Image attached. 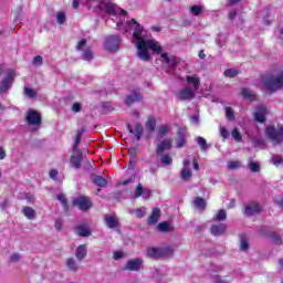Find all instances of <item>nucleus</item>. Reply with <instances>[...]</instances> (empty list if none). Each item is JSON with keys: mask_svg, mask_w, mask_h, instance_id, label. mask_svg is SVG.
Returning <instances> with one entry per match:
<instances>
[{"mask_svg": "<svg viewBox=\"0 0 283 283\" xmlns=\"http://www.w3.org/2000/svg\"><path fill=\"white\" fill-rule=\"evenodd\" d=\"M99 10H103L112 18V21H116L117 28H122L125 33L133 32V41L137 48V56L142 61H151V55L149 50L153 52H163V46L156 40L146 39L143 35V27L135 19L130 21H125L127 17V11L120 9L118 6L109 2V0H102L98 3Z\"/></svg>", "mask_w": 283, "mask_h": 283, "instance_id": "obj_1", "label": "nucleus"}, {"mask_svg": "<svg viewBox=\"0 0 283 283\" xmlns=\"http://www.w3.org/2000/svg\"><path fill=\"white\" fill-rule=\"evenodd\" d=\"M81 138H83V128L77 130L75 142L73 145V154L71 156V165H73L74 169H81V163H83V153L81 151V149H78Z\"/></svg>", "mask_w": 283, "mask_h": 283, "instance_id": "obj_2", "label": "nucleus"}, {"mask_svg": "<svg viewBox=\"0 0 283 283\" xmlns=\"http://www.w3.org/2000/svg\"><path fill=\"white\" fill-rule=\"evenodd\" d=\"M263 83L270 92L282 90L283 87V71L279 72L277 75H269L264 77Z\"/></svg>", "mask_w": 283, "mask_h": 283, "instance_id": "obj_3", "label": "nucleus"}, {"mask_svg": "<svg viewBox=\"0 0 283 283\" xmlns=\"http://www.w3.org/2000/svg\"><path fill=\"white\" fill-rule=\"evenodd\" d=\"M169 255H174V250L169 247L166 248H148L147 256L151 260H158L160 258H169Z\"/></svg>", "mask_w": 283, "mask_h": 283, "instance_id": "obj_4", "label": "nucleus"}, {"mask_svg": "<svg viewBox=\"0 0 283 283\" xmlns=\"http://www.w3.org/2000/svg\"><path fill=\"white\" fill-rule=\"evenodd\" d=\"M6 74L7 75L0 82V94H6V92L12 87L14 78H17V72L12 69H8Z\"/></svg>", "mask_w": 283, "mask_h": 283, "instance_id": "obj_5", "label": "nucleus"}, {"mask_svg": "<svg viewBox=\"0 0 283 283\" xmlns=\"http://www.w3.org/2000/svg\"><path fill=\"white\" fill-rule=\"evenodd\" d=\"M265 136L273 145H280V143H283V127L276 129L274 126H268Z\"/></svg>", "mask_w": 283, "mask_h": 283, "instance_id": "obj_6", "label": "nucleus"}, {"mask_svg": "<svg viewBox=\"0 0 283 283\" xmlns=\"http://www.w3.org/2000/svg\"><path fill=\"white\" fill-rule=\"evenodd\" d=\"M160 61L165 65V67H167L166 72L174 75L176 72V65H178V57L175 55H168L167 53H163L160 55Z\"/></svg>", "mask_w": 283, "mask_h": 283, "instance_id": "obj_7", "label": "nucleus"}, {"mask_svg": "<svg viewBox=\"0 0 283 283\" xmlns=\"http://www.w3.org/2000/svg\"><path fill=\"white\" fill-rule=\"evenodd\" d=\"M104 46L108 52H118L120 48V38L118 35H109L106 38Z\"/></svg>", "mask_w": 283, "mask_h": 283, "instance_id": "obj_8", "label": "nucleus"}, {"mask_svg": "<svg viewBox=\"0 0 283 283\" xmlns=\"http://www.w3.org/2000/svg\"><path fill=\"white\" fill-rule=\"evenodd\" d=\"M74 207H77L80 211H88L92 209V200L90 197L81 196L73 200Z\"/></svg>", "mask_w": 283, "mask_h": 283, "instance_id": "obj_9", "label": "nucleus"}, {"mask_svg": "<svg viewBox=\"0 0 283 283\" xmlns=\"http://www.w3.org/2000/svg\"><path fill=\"white\" fill-rule=\"evenodd\" d=\"M25 120L31 127H39L41 125V114L34 109L27 113Z\"/></svg>", "mask_w": 283, "mask_h": 283, "instance_id": "obj_10", "label": "nucleus"}, {"mask_svg": "<svg viewBox=\"0 0 283 283\" xmlns=\"http://www.w3.org/2000/svg\"><path fill=\"white\" fill-rule=\"evenodd\" d=\"M177 98H179V101H191L196 98V91H192L189 86H185L178 92Z\"/></svg>", "mask_w": 283, "mask_h": 283, "instance_id": "obj_11", "label": "nucleus"}, {"mask_svg": "<svg viewBox=\"0 0 283 283\" xmlns=\"http://www.w3.org/2000/svg\"><path fill=\"white\" fill-rule=\"evenodd\" d=\"M140 266H143V259H133L128 260L124 265V271H140Z\"/></svg>", "mask_w": 283, "mask_h": 283, "instance_id": "obj_12", "label": "nucleus"}, {"mask_svg": "<svg viewBox=\"0 0 283 283\" xmlns=\"http://www.w3.org/2000/svg\"><path fill=\"white\" fill-rule=\"evenodd\" d=\"M185 81L190 85V90L198 92L200 90V77L198 75H187Z\"/></svg>", "mask_w": 283, "mask_h": 283, "instance_id": "obj_13", "label": "nucleus"}, {"mask_svg": "<svg viewBox=\"0 0 283 283\" xmlns=\"http://www.w3.org/2000/svg\"><path fill=\"white\" fill-rule=\"evenodd\" d=\"M127 129L130 134H134V136L136 137L137 140H140V137L143 136V132H145V127L143 126V124L137 123L135 125V129L132 128V125L128 124L127 125Z\"/></svg>", "mask_w": 283, "mask_h": 283, "instance_id": "obj_14", "label": "nucleus"}, {"mask_svg": "<svg viewBox=\"0 0 283 283\" xmlns=\"http://www.w3.org/2000/svg\"><path fill=\"white\" fill-rule=\"evenodd\" d=\"M266 114H269V111L265 108V106H260L254 112V119L258 123H264V120H266Z\"/></svg>", "mask_w": 283, "mask_h": 283, "instance_id": "obj_15", "label": "nucleus"}, {"mask_svg": "<svg viewBox=\"0 0 283 283\" xmlns=\"http://www.w3.org/2000/svg\"><path fill=\"white\" fill-rule=\"evenodd\" d=\"M244 213L245 216H255V213H260V205L256 202L248 203Z\"/></svg>", "mask_w": 283, "mask_h": 283, "instance_id": "obj_16", "label": "nucleus"}, {"mask_svg": "<svg viewBox=\"0 0 283 283\" xmlns=\"http://www.w3.org/2000/svg\"><path fill=\"white\" fill-rule=\"evenodd\" d=\"M140 101H143V95H140V90H136L126 97V105H132V103H138Z\"/></svg>", "mask_w": 283, "mask_h": 283, "instance_id": "obj_17", "label": "nucleus"}, {"mask_svg": "<svg viewBox=\"0 0 283 283\" xmlns=\"http://www.w3.org/2000/svg\"><path fill=\"white\" fill-rule=\"evenodd\" d=\"M191 161L189 159L184 160V168L181 170V179L189 180L192 176L191 169H189Z\"/></svg>", "mask_w": 283, "mask_h": 283, "instance_id": "obj_18", "label": "nucleus"}, {"mask_svg": "<svg viewBox=\"0 0 283 283\" xmlns=\"http://www.w3.org/2000/svg\"><path fill=\"white\" fill-rule=\"evenodd\" d=\"M104 221H105L106 227H108V229H116L119 224L118 218H116V216H114V214H107L104 218Z\"/></svg>", "mask_w": 283, "mask_h": 283, "instance_id": "obj_19", "label": "nucleus"}, {"mask_svg": "<svg viewBox=\"0 0 283 283\" xmlns=\"http://www.w3.org/2000/svg\"><path fill=\"white\" fill-rule=\"evenodd\" d=\"M169 149H171V139H164L157 146V156H163V154Z\"/></svg>", "mask_w": 283, "mask_h": 283, "instance_id": "obj_20", "label": "nucleus"}, {"mask_svg": "<svg viewBox=\"0 0 283 283\" xmlns=\"http://www.w3.org/2000/svg\"><path fill=\"white\" fill-rule=\"evenodd\" d=\"M227 231V224L219 223L211 227V233L212 235H222Z\"/></svg>", "mask_w": 283, "mask_h": 283, "instance_id": "obj_21", "label": "nucleus"}, {"mask_svg": "<svg viewBox=\"0 0 283 283\" xmlns=\"http://www.w3.org/2000/svg\"><path fill=\"white\" fill-rule=\"evenodd\" d=\"M76 233L81 238H87L92 235V231H90V228L87 226H77L76 228Z\"/></svg>", "mask_w": 283, "mask_h": 283, "instance_id": "obj_22", "label": "nucleus"}, {"mask_svg": "<svg viewBox=\"0 0 283 283\" xmlns=\"http://www.w3.org/2000/svg\"><path fill=\"white\" fill-rule=\"evenodd\" d=\"M160 220V209L154 208L150 217L148 218V224H157Z\"/></svg>", "mask_w": 283, "mask_h": 283, "instance_id": "obj_23", "label": "nucleus"}, {"mask_svg": "<svg viewBox=\"0 0 283 283\" xmlns=\"http://www.w3.org/2000/svg\"><path fill=\"white\" fill-rule=\"evenodd\" d=\"M75 255L78 260H85L87 255V245L85 244L80 245L75 251Z\"/></svg>", "mask_w": 283, "mask_h": 283, "instance_id": "obj_24", "label": "nucleus"}, {"mask_svg": "<svg viewBox=\"0 0 283 283\" xmlns=\"http://www.w3.org/2000/svg\"><path fill=\"white\" fill-rule=\"evenodd\" d=\"M22 213L28 220H34L36 218V211L32 207H24Z\"/></svg>", "mask_w": 283, "mask_h": 283, "instance_id": "obj_25", "label": "nucleus"}, {"mask_svg": "<svg viewBox=\"0 0 283 283\" xmlns=\"http://www.w3.org/2000/svg\"><path fill=\"white\" fill-rule=\"evenodd\" d=\"M185 132H187V129L185 128H180L178 130V137H177V147L180 149L181 147H185Z\"/></svg>", "mask_w": 283, "mask_h": 283, "instance_id": "obj_26", "label": "nucleus"}, {"mask_svg": "<svg viewBox=\"0 0 283 283\" xmlns=\"http://www.w3.org/2000/svg\"><path fill=\"white\" fill-rule=\"evenodd\" d=\"M156 129V117L150 116L146 122V130L151 134Z\"/></svg>", "mask_w": 283, "mask_h": 283, "instance_id": "obj_27", "label": "nucleus"}, {"mask_svg": "<svg viewBox=\"0 0 283 283\" xmlns=\"http://www.w3.org/2000/svg\"><path fill=\"white\" fill-rule=\"evenodd\" d=\"M92 180L96 185V187H107V179L102 176H94Z\"/></svg>", "mask_w": 283, "mask_h": 283, "instance_id": "obj_28", "label": "nucleus"}, {"mask_svg": "<svg viewBox=\"0 0 283 283\" xmlns=\"http://www.w3.org/2000/svg\"><path fill=\"white\" fill-rule=\"evenodd\" d=\"M159 156H161L160 161L164 167H169L170 165H172L174 159L171 158V156L163 154Z\"/></svg>", "mask_w": 283, "mask_h": 283, "instance_id": "obj_29", "label": "nucleus"}, {"mask_svg": "<svg viewBox=\"0 0 283 283\" xmlns=\"http://www.w3.org/2000/svg\"><path fill=\"white\" fill-rule=\"evenodd\" d=\"M66 266L70 271H78V263L74 259H67Z\"/></svg>", "mask_w": 283, "mask_h": 283, "instance_id": "obj_30", "label": "nucleus"}, {"mask_svg": "<svg viewBox=\"0 0 283 283\" xmlns=\"http://www.w3.org/2000/svg\"><path fill=\"white\" fill-rule=\"evenodd\" d=\"M202 10H205L202 6L195 4L190 7V12L193 14V17H200V14H202Z\"/></svg>", "mask_w": 283, "mask_h": 283, "instance_id": "obj_31", "label": "nucleus"}, {"mask_svg": "<svg viewBox=\"0 0 283 283\" xmlns=\"http://www.w3.org/2000/svg\"><path fill=\"white\" fill-rule=\"evenodd\" d=\"M193 206L196 209H205L207 207V203L205 202V199L197 197L193 201Z\"/></svg>", "mask_w": 283, "mask_h": 283, "instance_id": "obj_32", "label": "nucleus"}, {"mask_svg": "<svg viewBox=\"0 0 283 283\" xmlns=\"http://www.w3.org/2000/svg\"><path fill=\"white\" fill-rule=\"evenodd\" d=\"M197 143L202 151H207V149H209V146H207V139H205V137H197Z\"/></svg>", "mask_w": 283, "mask_h": 283, "instance_id": "obj_33", "label": "nucleus"}, {"mask_svg": "<svg viewBox=\"0 0 283 283\" xmlns=\"http://www.w3.org/2000/svg\"><path fill=\"white\" fill-rule=\"evenodd\" d=\"M67 17L65 15V12L63 11H59L56 13V21L59 23V25H63V23H65Z\"/></svg>", "mask_w": 283, "mask_h": 283, "instance_id": "obj_34", "label": "nucleus"}, {"mask_svg": "<svg viewBox=\"0 0 283 283\" xmlns=\"http://www.w3.org/2000/svg\"><path fill=\"white\" fill-rule=\"evenodd\" d=\"M232 138H234L235 143H242V134L238 128H234L231 133Z\"/></svg>", "mask_w": 283, "mask_h": 283, "instance_id": "obj_35", "label": "nucleus"}, {"mask_svg": "<svg viewBox=\"0 0 283 283\" xmlns=\"http://www.w3.org/2000/svg\"><path fill=\"white\" fill-rule=\"evenodd\" d=\"M241 94L243 98H255V94H253V92H251L249 88H242Z\"/></svg>", "mask_w": 283, "mask_h": 283, "instance_id": "obj_36", "label": "nucleus"}, {"mask_svg": "<svg viewBox=\"0 0 283 283\" xmlns=\"http://www.w3.org/2000/svg\"><path fill=\"white\" fill-rule=\"evenodd\" d=\"M237 74H238V70H235V69H228L224 72V76H227L228 78H235Z\"/></svg>", "mask_w": 283, "mask_h": 283, "instance_id": "obj_37", "label": "nucleus"}, {"mask_svg": "<svg viewBox=\"0 0 283 283\" xmlns=\"http://www.w3.org/2000/svg\"><path fill=\"white\" fill-rule=\"evenodd\" d=\"M226 116L228 120H235V115L233 114V108L231 107H226Z\"/></svg>", "mask_w": 283, "mask_h": 283, "instance_id": "obj_38", "label": "nucleus"}, {"mask_svg": "<svg viewBox=\"0 0 283 283\" xmlns=\"http://www.w3.org/2000/svg\"><path fill=\"white\" fill-rule=\"evenodd\" d=\"M24 94L29 98H34V96H36V91H34L33 88H30V87H24Z\"/></svg>", "mask_w": 283, "mask_h": 283, "instance_id": "obj_39", "label": "nucleus"}, {"mask_svg": "<svg viewBox=\"0 0 283 283\" xmlns=\"http://www.w3.org/2000/svg\"><path fill=\"white\" fill-rule=\"evenodd\" d=\"M239 167H242V164L238 160L228 163V169H239Z\"/></svg>", "mask_w": 283, "mask_h": 283, "instance_id": "obj_40", "label": "nucleus"}, {"mask_svg": "<svg viewBox=\"0 0 283 283\" xmlns=\"http://www.w3.org/2000/svg\"><path fill=\"white\" fill-rule=\"evenodd\" d=\"M56 198L62 203V207H64V209H67V199L65 198V195L60 193L56 196Z\"/></svg>", "mask_w": 283, "mask_h": 283, "instance_id": "obj_41", "label": "nucleus"}, {"mask_svg": "<svg viewBox=\"0 0 283 283\" xmlns=\"http://www.w3.org/2000/svg\"><path fill=\"white\" fill-rule=\"evenodd\" d=\"M82 59L84 61H92L94 59V53H92L90 50L84 51Z\"/></svg>", "mask_w": 283, "mask_h": 283, "instance_id": "obj_42", "label": "nucleus"}, {"mask_svg": "<svg viewBox=\"0 0 283 283\" xmlns=\"http://www.w3.org/2000/svg\"><path fill=\"white\" fill-rule=\"evenodd\" d=\"M240 250L241 251H248L249 250V241L244 238L241 239Z\"/></svg>", "mask_w": 283, "mask_h": 283, "instance_id": "obj_43", "label": "nucleus"}, {"mask_svg": "<svg viewBox=\"0 0 283 283\" xmlns=\"http://www.w3.org/2000/svg\"><path fill=\"white\" fill-rule=\"evenodd\" d=\"M144 191H145V189L143 188V185L138 184V186L135 190L134 198H140V196H143Z\"/></svg>", "mask_w": 283, "mask_h": 283, "instance_id": "obj_44", "label": "nucleus"}, {"mask_svg": "<svg viewBox=\"0 0 283 283\" xmlns=\"http://www.w3.org/2000/svg\"><path fill=\"white\" fill-rule=\"evenodd\" d=\"M216 220H227V211L219 210V212L216 216Z\"/></svg>", "mask_w": 283, "mask_h": 283, "instance_id": "obj_45", "label": "nucleus"}, {"mask_svg": "<svg viewBox=\"0 0 283 283\" xmlns=\"http://www.w3.org/2000/svg\"><path fill=\"white\" fill-rule=\"evenodd\" d=\"M283 159L280 156H273L272 157V164L275 165V167H280L282 165Z\"/></svg>", "mask_w": 283, "mask_h": 283, "instance_id": "obj_46", "label": "nucleus"}, {"mask_svg": "<svg viewBox=\"0 0 283 283\" xmlns=\"http://www.w3.org/2000/svg\"><path fill=\"white\" fill-rule=\"evenodd\" d=\"M145 211H146V208H139V209L134 210V213H135L136 218H144Z\"/></svg>", "mask_w": 283, "mask_h": 283, "instance_id": "obj_47", "label": "nucleus"}, {"mask_svg": "<svg viewBox=\"0 0 283 283\" xmlns=\"http://www.w3.org/2000/svg\"><path fill=\"white\" fill-rule=\"evenodd\" d=\"M33 65L39 67V65H43V56L38 55L33 57Z\"/></svg>", "mask_w": 283, "mask_h": 283, "instance_id": "obj_48", "label": "nucleus"}, {"mask_svg": "<svg viewBox=\"0 0 283 283\" xmlns=\"http://www.w3.org/2000/svg\"><path fill=\"white\" fill-rule=\"evenodd\" d=\"M158 230L159 231H169V223H167L166 221L161 222L158 224Z\"/></svg>", "mask_w": 283, "mask_h": 283, "instance_id": "obj_49", "label": "nucleus"}, {"mask_svg": "<svg viewBox=\"0 0 283 283\" xmlns=\"http://www.w3.org/2000/svg\"><path fill=\"white\" fill-rule=\"evenodd\" d=\"M85 45H87V40L83 39L81 40L77 45H76V50L81 51V50H85Z\"/></svg>", "mask_w": 283, "mask_h": 283, "instance_id": "obj_50", "label": "nucleus"}, {"mask_svg": "<svg viewBox=\"0 0 283 283\" xmlns=\"http://www.w3.org/2000/svg\"><path fill=\"white\" fill-rule=\"evenodd\" d=\"M249 169L253 172H258L260 171V165L259 164H255L253 161L250 163V166H249Z\"/></svg>", "mask_w": 283, "mask_h": 283, "instance_id": "obj_51", "label": "nucleus"}, {"mask_svg": "<svg viewBox=\"0 0 283 283\" xmlns=\"http://www.w3.org/2000/svg\"><path fill=\"white\" fill-rule=\"evenodd\" d=\"M81 109H82L81 103L75 102V103L73 104V106H72V112H74L75 114H78V112H81Z\"/></svg>", "mask_w": 283, "mask_h": 283, "instance_id": "obj_52", "label": "nucleus"}, {"mask_svg": "<svg viewBox=\"0 0 283 283\" xmlns=\"http://www.w3.org/2000/svg\"><path fill=\"white\" fill-rule=\"evenodd\" d=\"M254 147H261V149H264V147H266V145L264 144V139H255Z\"/></svg>", "mask_w": 283, "mask_h": 283, "instance_id": "obj_53", "label": "nucleus"}, {"mask_svg": "<svg viewBox=\"0 0 283 283\" xmlns=\"http://www.w3.org/2000/svg\"><path fill=\"white\" fill-rule=\"evenodd\" d=\"M168 132H169V126L164 125V126L159 127V135L160 136H165V134H168Z\"/></svg>", "mask_w": 283, "mask_h": 283, "instance_id": "obj_54", "label": "nucleus"}, {"mask_svg": "<svg viewBox=\"0 0 283 283\" xmlns=\"http://www.w3.org/2000/svg\"><path fill=\"white\" fill-rule=\"evenodd\" d=\"M220 134H221V137L224 138V140L229 138V130L227 128L220 127Z\"/></svg>", "mask_w": 283, "mask_h": 283, "instance_id": "obj_55", "label": "nucleus"}, {"mask_svg": "<svg viewBox=\"0 0 283 283\" xmlns=\"http://www.w3.org/2000/svg\"><path fill=\"white\" fill-rule=\"evenodd\" d=\"M274 202L277 205V207L283 209V196L275 197Z\"/></svg>", "mask_w": 283, "mask_h": 283, "instance_id": "obj_56", "label": "nucleus"}, {"mask_svg": "<svg viewBox=\"0 0 283 283\" xmlns=\"http://www.w3.org/2000/svg\"><path fill=\"white\" fill-rule=\"evenodd\" d=\"M124 256L123 251H115L113 254L114 260H120Z\"/></svg>", "mask_w": 283, "mask_h": 283, "instance_id": "obj_57", "label": "nucleus"}, {"mask_svg": "<svg viewBox=\"0 0 283 283\" xmlns=\"http://www.w3.org/2000/svg\"><path fill=\"white\" fill-rule=\"evenodd\" d=\"M143 198L145 199V200H147V198H151V190H149V189H144V192H143Z\"/></svg>", "mask_w": 283, "mask_h": 283, "instance_id": "obj_58", "label": "nucleus"}, {"mask_svg": "<svg viewBox=\"0 0 283 283\" xmlns=\"http://www.w3.org/2000/svg\"><path fill=\"white\" fill-rule=\"evenodd\" d=\"M191 124L192 125H199L200 124V117L198 115H195L191 117Z\"/></svg>", "mask_w": 283, "mask_h": 283, "instance_id": "obj_59", "label": "nucleus"}, {"mask_svg": "<svg viewBox=\"0 0 283 283\" xmlns=\"http://www.w3.org/2000/svg\"><path fill=\"white\" fill-rule=\"evenodd\" d=\"M56 176H59V171L56 169H52L50 171V178H52V180H56Z\"/></svg>", "mask_w": 283, "mask_h": 283, "instance_id": "obj_60", "label": "nucleus"}, {"mask_svg": "<svg viewBox=\"0 0 283 283\" xmlns=\"http://www.w3.org/2000/svg\"><path fill=\"white\" fill-rule=\"evenodd\" d=\"M6 149L3 147H0V160H4L6 159Z\"/></svg>", "mask_w": 283, "mask_h": 283, "instance_id": "obj_61", "label": "nucleus"}, {"mask_svg": "<svg viewBox=\"0 0 283 283\" xmlns=\"http://www.w3.org/2000/svg\"><path fill=\"white\" fill-rule=\"evenodd\" d=\"M19 260H21V255H19V254L11 255V262H19Z\"/></svg>", "mask_w": 283, "mask_h": 283, "instance_id": "obj_62", "label": "nucleus"}, {"mask_svg": "<svg viewBox=\"0 0 283 283\" xmlns=\"http://www.w3.org/2000/svg\"><path fill=\"white\" fill-rule=\"evenodd\" d=\"M238 14V12L237 11H230V13H229V19H230V21H233V19H235V15Z\"/></svg>", "mask_w": 283, "mask_h": 283, "instance_id": "obj_63", "label": "nucleus"}, {"mask_svg": "<svg viewBox=\"0 0 283 283\" xmlns=\"http://www.w3.org/2000/svg\"><path fill=\"white\" fill-rule=\"evenodd\" d=\"M78 6H80L78 0H73L72 7L74 8V10H78Z\"/></svg>", "mask_w": 283, "mask_h": 283, "instance_id": "obj_64", "label": "nucleus"}]
</instances>
